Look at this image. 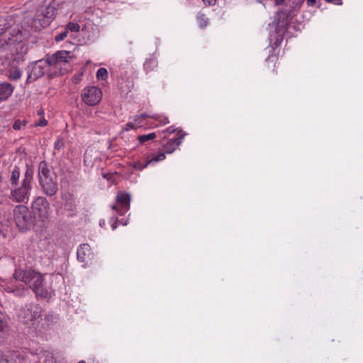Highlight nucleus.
<instances>
[{
    "instance_id": "f257e3e1",
    "label": "nucleus",
    "mask_w": 363,
    "mask_h": 363,
    "mask_svg": "<svg viewBox=\"0 0 363 363\" xmlns=\"http://www.w3.org/2000/svg\"><path fill=\"white\" fill-rule=\"evenodd\" d=\"M58 7L55 0H43L29 25L35 30L48 27L55 19Z\"/></svg>"
},
{
    "instance_id": "f03ea898",
    "label": "nucleus",
    "mask_w": 363,
    "mask_h": 363,
    "mask_svg": "<svg viewBox=\"0 0 363 363\" xmlns=\"http://www.w3.org/2000/svg\"><path fill=\"white\" fill-rule=\"evenodd\" d=\"M33 168L26 164L22 180L20 183L11 186L9 199L16 203H27L33 189Z\"/></svg>"
},
{
    "instance_id": "7ed1b4c3",
    "label": "nucleus",
    "mask_w": 363,
    "mask_h": 363,
    "mask_svg": "<svg viewBox=\"0 0 363 363\" xmlns=\"http://www.w3.org/2000/svg\"><path fill=\"white\" fill-rule=\"evenodd\" d=\"M16 280L24 282L35 294L37 297L48 298L50 294L46 286L43 277L33 270L17 269L13 274Z\"/></svg>"
},
{
    "instance_id": "20e7f679",
    "label": "nucleus",
    "mask_w": 363,
    "mask_h": 363,
    "mask_svg": "<svg viewBox=\"0 0 363 363\" xmlns=\"http://www.w3.org/2000/svg\"><path fill=\"white\" fill-rule=\"evenodd\" d=\"M38 182L43 193L48 196H53L58 190V186L50 175V169L45 161H41L38 165Z\"/></svg>"
},
{
    "instance_id": "39448f33",
    "label": "nucleus",
    "mask_w": 363,
    "mask_h": 363,
    "mask_svg": "<svg viewBox=\"0 0 363 363\" xmlns=\"http://www.w3.org/2000/svg\"><path fill=\"white\" fill-rule=\"evenodd\" d=\"M42 308L36 303H28L20 308L18 318L19 321L26 325H33L42 315Z\"/></svg>"
},
{
    "instance_id": "423d86ee",
    "label": "nucleus",
    "mask_w": 363,
    "mask_h": 363,
    "mask_svg": "<svg viewBox=\"0 0 363 363\" xmlns=\"http://www.w3.org/2000/svg\"><path fill=\"white\" fill-rule=\"evenodd\" d=\"M49 67H51L46 60H37L30 64L27 67L28 77L26 82L28 83L35 81L38 78L43 77Z\"/></svg>"
},
{
    "instance_id": "0eeeda50",
    "label": "nucleus",
    "mask_w": 363,
    "mask_h": 363,
    "mask_svg": "<svg viewBox=\"0 0 363 363\" xmlns=\"http://www.w3.org/2000/svg\"><path fill=\"white\" fill-rule=\"evenodd\" d=\"M16 224L19 230H26L31 223V215L28 208L24 205H18L13 211Z\"/></svg>"
},
{
    "instance_id": "6e6552de",
    "label": "nucleus",
    "mask_w": 363,
    "mask_h": 363,
    "mask_svg": "<svg viewBox=\"0 0 363 363\" xmlns=\"http://www.w3.org/2000/svg\"><path fill=\"white\" fill-rule=\"evenodd\" d=\"M32 209L34 215L42 221L47 220L50 216V203L45 197H37L32 203Z\"/></svg>"
},
{
    "instance_id": "1a4fd4ad",
    "label": "nucleus",
    "mask_w": 363,
    "mask_h": 363,
    "mask_svg": "<svg viewBox=\"0 0 363 363\" xmlns=\"http://www.w3.org/2000/svg\"><path fill=\"white\" fill-rule=\"evenodd\" d=\"M70 57V52L61 50L48 57V60L51 67L59 70L60 74H64L66 72V69H62V65H65Z\"/></svg>"
},
{
    "instance_id": "9d476101",
    "label": "nucleus",
    "mask_w": 363,
    "mask_h": 363,
    "mask_svg": "<svg viewBox=\"0 0 363 363\" xmlns=\"http://www.w3.org/2000/svg\"><path fill=\"white\" fill-rule=\"evenodd\" d=\"M102 91L97 86H89L83 89L82 99L89 106H95L100 102Z\"/></svg>"
},
{
    "instance_id": "9b49d317",
    "label": "nucleus",
    "mask_w": 363,
    "mask_h": 363,
    "mask_svg": "<svg viewBox=\"0 0 363 363\" xmlns=\"http://www.w3.org/2000/svg\"><path fill=\"white\" fill-rule=\"evenodd\" d=\"M116 205H113L111 208L119 215H123L130 209V195L126 192L120 191L116 196Z\"/></svg>"
},
{
    "instance_id": "f8f14e48",
    "label": "nucleus",
    "mask_w": 363,
    "mask_h": 363,
    "mask_svg": "<svg viewBox=\"0 0 363 363\" xmlns=\"http://www.w3.org/2000/svg\"><path fill=\"white\" fill-rule=\"evenodd\" d=\"M185 135L186 133L184 131L181 130L178 131L177 133H176L175 138L169 139L163 145L165 153H172L179 146Z\"/></svg>"
},
{
    "instance_id": "ddd939ff",
    "label": "nucleus",
    "mask_w": 363,
    "mask_h": 363,
    "mask_svg": "<svg viewBox=\"0 0 363 363\" xmlns=\"http://www.w3.org/2000/svg\"><path fill=\"white\" fill-rule=\"evenodd\" d=\"M77 259L79 262H84L86 264L92 258L90 246L86 243L82 244L77 249Z\"/></svg>"
},
{
    "instance_id": "4468645a",
    "label": "nucleus",
    "mask_w": 363,
    "mask_h": 363,
    "mask_svg": "<svg viewBox=\"0 0 363 363\" xmlns=\"http://www.w3.org/2000/svg\"><path fill=\"white\" fill-rule=\"evenodd\" d=\"M15 86L9 82L0 83V103L6 101L12 94Z\"/></svg>"
},
{
    "instance_id": "2eb2a0df",
    "label": "nucleus",
    "mask_w": 363,
    "mask_h": 363,
    "mask_svg": "<svg viewBox=\"0 0 363 363\" xmlns=\"http://www.w3.org/2000/svg\"><path fill=\"white\" fill-rule=\"evenodd\" d=\"M0 363H25V362L20 355L13 353L9 356H0Z\"/></svg>"
},
{
    "instance_id": "dca6fc26",
    "label": "nucleus",
    "mask_w": 363,
    "mask_h": 363,
    "mask_svg": "<svg viewBox=\"0 0 363 363\" xmlns=\"http://www.w3.org/2000/svg\"><path fill=\"white\" fill-rule=\"evenodd\" d=\"M21 176V170L19 167L15 165L13 169L11 170V176L9 178V182L11 186L18 184Z\"/></svg>"
},
{
    "instance_id": "f3484780",
    "label": "nucleus",
    "mask_w": 363,
    "mask_h": 363,
    "mask_svg": "<svg viewBox=\"0 0 363 363\" xmlns=\"http://www.w3.org/2000/svg\"><path fill=\"white\" fill-rule=\"evenodd\" d=\"M157 61L155 58L147 59L143 65L144 70L147 74L150 72L154 71L157 67Z\"/></svg>"
},
{
    "instance_id": "a211bd4d",
    "label": "nucleus",
    "mask_w": 363,
    "mask_h": 363,
    "mask_svg": "<svg viewBox=\"0 0 363 363\" xmlns=\"http://www.w3.org/2000/svg\"><path fill=\"white\" fill-rule=\"evenodd\" d=\"M150 164H151V161H149V160H144V161L137 160L130 163V166L136 170L141 171L146 168Z\"/></svg>"
},
{
    "instance_id": "6ab92c4d",
    "label": "nucleus",
    "mask_w": 363,
    "mask_h": 363,
    "mask_svg": "<svg viewBox=\"0 0 363 363\" xmlns=\"http://www.w3.org/2000/svg\"><path fill=\"white\" fill-rule=\"evenodd\" d=\"M40 355V363H53V356L50 352L45 351L43 352Z\"/></svg>"
},
{
    "instance_id": "aec40b11",
    "label": "nucleus",
    "mask_w": 363,
    "mask_h": 363,
    "mask_svg": "<svg viewBox=\"0 0 363 363\" xmlns=\"http://www.w3.org/2000/svg\"><path fill=\"white\" fill-rule=\"evenodd\" d=\"M9 79L16 81L21 77V72L18 67L11 68L8 74Z\"/></svg>"
},
{
    "instance_id": "412c9836",
    "label": "nucleus",
    "mask_w": 363,
    "mask_h": 363,
    "mask_svg": "<svg viewBox=\"0 0 363 363\" xmlns=\"http://www.w3.org/2000/svg\"><path fill=\"white\" fill-rule=\"evenodd\" d=\"M157 137L155 133H150L146 135H141L138 137V140L140 144H144L148 141L154 140Z\"/></svg>"
},
{
    "instance_id": "4be33fe9",
    "label": "nucleus",
    "mask_w": 363,
    "mask_h": 363,
    "mask_svg": "<svg viewBox=\"0 0 363 363\" xmlns=\"http://www.w3.org/2000/svg\"><path fill=\"white\" fill-rule=\"evenodd\" d=\"M278 61V57L276 55H272L268 57V58L266 60V63L268 66V67H273V72L274 74H277V72L275 69L276 64Z\"/></svg>"
},
{
    "instance_id": "5701e85b",
    "label": "nucleus",
    "mask_w": 363,
    "mask_h": 363,
    "mask_svg": "<svg viewBox=\"0 0 363 363\" xmlns=\"http://www.w3.org/2000/svg\"><path fill=\"white\" fill-rule=\"evenodd\" d=\"M6 290L7 292L13 293L15 296H20V297L24 296L26 293L28 291V290L23 287V288H16V289L8 287L7 289H6Z\"/></svg>"
},
{
    "instance_id": "b1692460",
    "label": "nucleus",
    "mask_w": 363,
    "mask_h": 363,
    "mask_svg": "<svg viewBox=\"0 0 363 363\" xmlns=\"http://www.w3.org/2000/svg\"><path fill=\"white\" fill-rule=\"evenodd\" d=\"M197 23L201 28H204L208 23V19L203 13H199L196 16Z\"/></svg>"
},
{
    "instance_id": "393cba45",
    "label": "nucleus",
    "mask_w": 363,
    "mask_h": 363,
    "mask_svg": "<svg viewBox=\"0 0 363 363\" xmlns=\"http://www.w3.org/2000/svg\"><path fill=\"white\" fill-rule=\"evenodd\" d=\"M108 71L104 67L99 68L96 72V79L98 80H106L108 78Z\"/></svg>"
},
{
    "instance_id": "a878e982",
    "label": "nucleus",
    "mask_w": 363,
    "mask_h": 363,
    "mask_svg": "<svg viewBox=\"0 0 363 363\" xmlns=\"http://www.w3.org/2000/svg\"><path fill=\"white\" fill-rule=\"evenodd\" d=\"M66 29L72 32H78L80 29V26L77 23L69 22L67 25Z\"/></svg>"
},
{
    "instance_id": "bb28decb",
    "label": "nucleus",
    "mask_w": 363,
    "mask_h": 363,
    "mask_svg": "<svg viewBox=\"0 0 363 363\" xmlns=\"http://www.w3.org/2000/svg\"><path fill=\"white\" fill-rule=\"evenodd\" d=\"M7 328V323L4 315L0 311V331H5Z\"/></svg>"
},
{
    "instance_id": "cd10ccee",
    "label": "nucleus",
    "mask_w": 363,
    "mask_h": 363,
    "mask_svg": "<svg viewBox=\"0 0 363 363\" xmlns=\"http://www.w3.org/2000/svg\"><path fill=\"white\" fill-rule=\"evenodd\" d=\"M26 122L25 121H21L20 120H17L13 124V128L16 130H19L22 127L26 126Z\"/></svg>"
},
{
    "instance_id": "c85d7f7f",
    "label": "nucleus",
    "mask_w": 363,
    "mask_h": 363,
    "mask_svg": "<svg viewBox=\"0 0 363 363\" xmlns=\"http://www.w3.org/2000/svg\"><path fill=\"white\" fill-rule=\"evenodd\" d=\"M164 159H165V152L159 153L157 156L154 157L152 159H150L149 161H151V163H152V162L162 161Z\"/></svg>"
},
{
    "instance_id": "c756f323",
    "label": "nucleus",
    "mask_w": 363,
    "mask_h": 363,
    "mask_svg": "<svg viewBox=\"0 0 363 363\" xmlns=\"http://www.w3.org/2000/svg\"><path fill=\"white\" fill-rule=\"evenodd\" d=\"M64 147V141L61 138H58L54 143L55 150H60Z\"/></svg>"
},
{
    "instance_id": "7c9ffc66",
    "label": "nucleus",
    "mask_w": 363,
    "mask_h": 363,
    "mask_svg": "<svg viewBox=\"0 0 363 363\" xmlns=\"http://www.w3.org/2000/svg\"><path fill=\"white\" fill-rule=\"evenodd\" d=\"M147 117V115L146 114H142V115H140V116H135V125L137 126H139L140 125V123H142V121L145 118Z\"/></svg>"
},
{
    "instance_id": "2f4dec72",
    "label": "nucleus",
    "mask_w": 363,
    "mask_h": 363,
    "mask_svg": "<svg viewBox=\"0 0 363 363\" xmlns=\"http://www.w3.org/2000/svg\"><path fill=\"white\" fill-rule=\"evenodd\" d=\"M67 31L62 32L57 35L55 38L56 42L63 40L67 37Z\"/></svg>"
},
{
    "instance_id": "473e14b6",
    "label": "nucleus",
    "mask_w": 363,
    "mask_h": 363,
    "mask_svg": "<svg viewBox=\"0 0 363 363\" xmlns=\"http://www.w3.org/2000/svg\"><path fill=\"white\" fill-rule=\"evenodd\" d=\"M48 124V121L44 118L40 119L38 122H36L35 125L38 126H45Z\"/></svg>"
},
{
    "instance_id": "72a5a7b5",
    "label": "nucleus",
    "mask_w": 363,
    "mask_h": 363,
    "mask_svg": "<svg viewBox=\"0 0 363 363\" xmlns=\"http://www.w3.org/2000/svg\"><path fill=\"white\" fill-rule=\"evenodd\" d=\"M284 15V11L283 10H279L277 12V23H279L281 21V16Z\"/></svg>"
},
{
    "instance_id": "f704fd0d",
    "label": "nucleus",
    "mask_w": 363,
    "mask_h": 363,
    "mask_svg": "<svg viewBox=\"0 0 363 363\" xmlns=\"http://www.w3.org/2000/svg\"><path fill=\"white\" fill-rule=\"evenodd\" d=\"M206 6H213L216 3V0H203Z\"/></svg>"
},
{
    "instance_id": "c9c22d12",
    "label": "nucleus",
    "mask_w": 363,
    "mask_h": 363,
    "mask_svg": "<svg viewBox=\"0 0 363 363\" xmlns=\"http://www.w3.org/2000/svg\"><path fill=\"white\" fill-rule=\"evenodd\" d=\"M159 121L161 125H166L169 122L167 117H161Z\"/></svg>"
},
{
    "instance_id": "e433bc0d",
    "label": "nucleus",
    "mask_w": 363,
    "mask_h": 363,
    "mask_svg": "<svg viewBox=\"0 0 363 363\" xmlns=\"http://www.w3.org/2000/svg\"><path fill=\"white\" fill-rule=\"evenodd\" d=\"M166 131L169 133H177L179 131L177 130V129L174 128L173 126H170L169 128H167Z\"/></svg>"
},
{
    "instance_id": "4c0bfd02",
    "label": "nucleus",
    "mask_w": 363,
    "mask_h": 363,
    "mask_svg": "<svg viewBox=\"0 0 363 363\" xmlns=\"http://www.w3.org/2000/svg\"><path fill=\"white\" fill-rule=\"evenodd\" d=\"M308 6H315L316 4V0H306Z\"/></svg>"
},
{
    "instance_id": "58836bf2",
    "label": "nucleus",
    "mask_w": 363,
    "mask_h": 363,
    "mask_svg": "<svg viewBox=\"0 0 363 363\" xmlns=\"http://www.w3.org/2000/svg\"><path fill=\"white\" fill-rule=\"evenodd\" d=\"M126 130L128 129H134L135 128V125L133 124L131 122H129L126 124Z\"/></svg>"
},
{
    "instance_id": "ea45409f",
    "label": "nucleus",
    "mask_w": 363,
    "mask_h": 363,
    "mask_svg": "<svg viewBox=\"0 0 363 363\" xmlns=\"http://www.w3.org/2000/svg\"><path fill=\"white\" fill-rule=\"evenodd\" d=\"M286 0H274V3L276 5L279 6V5H282L284 4Z\"/></svg>"
},
{
    "instance_id": "a19ab883",
    "label": "nucleus",
    "mask_w": 363,
    "mask_h": 363,
    "mask_svg": "<svg viewBox=\"0 0 363 363\" xmlns=\"http://www.w3.org/2000/svg\"><path fill=\"white\" fill-rule=\"evenodd\" d=\"M104 225H105V220H101V221H100V225H101V226H104Z\"/></svg>"
},
{
    "instance_id": "79ce46f5",
    "label": "nucleus",
    "mask_w": 363,
    "mask_h": 363,
    "mask_svg": "<svg viewBox=\"0 0 363 363\" xmlns=\"http://www.w3.org/2000/svg\"><path fill=\"white\" fill-rule=\"evenodd\" d=\"M4 31H5V28H0V34H3Z\"/></svg>"
},
{
    "instance_id": "37998d69",
    "label": "nucleus",
    "mask_w": 363,
    "mask_h": 363,
    "mask_svg": "<svg viewBox=\"0 0 363 363\" xmlns=\"http://www.w3.org/2000/svg\"><path fill=\"white\" fill-rule=\"evenodd\" d=\"M111 227L113 230H115L116 228V223L113 224Z\"/></svg>"
},
{
    "instance_id": "c03bdc74",
    "label": "nucleus",
    "mask_w": 363,
    "mask_h": 363,
    "mask_svg": "<svg viewBox=\"0 0 363 363\" xmlns=\"http://www.w3.org/2000/svg\"><path fill=\"white\" fill-rule=\"evenodd\" d=\"M2 180H3V177H2L1 174H0V183L2 182Z\"/></svg>"
},
{
    "instance_id": "a18cd8bd",
    "label": "nucleus",
    "mask_w": 363,
    "mask_h": 363,
    "mask_svg": "<svg viewBox=\"0 0 363 363\" xmlns=\"http://www.w3.org/2000/svg\"><path fill=\"white\" fill-rule=\"evenodd\" d=\"M78 363H86V362L85 361H84V360H81Z\"/></svg>"
},
{
    "instance_id": "49530a36",
    "label": "nucleus",
    "mask_w": 363,
    "mask_h": 363,
    "mask_svg": "<svg viewBox=\"0 0 363 363\" xmlns=\"http://www.w3.org/2000/svg\"><path fill=\"white\" fill-rule=\"evenodd\" d=\"M89 363H99L98 362H95V361H91V362H89Z\"/></svg>"
},
{
    "instance_id": "de8ad7c7",
    "label": "nucleus",
    "mask_w": 363,
    "mask_h": 363,
    "mask_svg": "<svg viewBox=\"0 0 363 363\" xmlns=\"http://www.w3.org/2000/svg\"><path fill=\"white\" fill-rule=\"evenodd\" d=\"M2 224L0 223V233L1 232Z\"/></svg>"
},
{
    "instance_id": "09e8293b",
    "label": "nucleus",
    "mask_w": 363,
    "mask_h": 363,
    "mask_svg": "<svg viewBox=\"0 0 363 363\" xmlns=\"http://www.w3.org/2000/svg\"><path fill=\"white\" fill-rule=\"evenodd\" d=\"M327 2H332L333 0H325Z\"/></svg>"
},
{
    "instance_id": "8fccbe9b",
    "label": "nucleus",
    "mask_w": 363,
    "mask_h": 363,
    "mask_svg": "<svg viewBox=\"0 0 363 363\" xmlns=\"http://www.w3.org/2000/svg\"><path fill=\"white\" fill-rule=\"evenodd\" d=\"M43 113V111H38V114H42Z\"/></svg>"
}]
</instances>
